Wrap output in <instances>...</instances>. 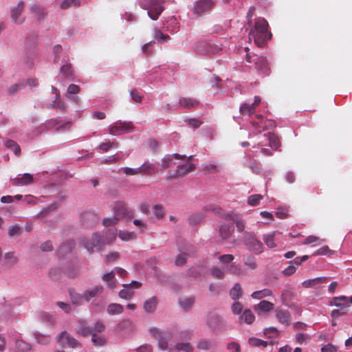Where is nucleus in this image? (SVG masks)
<instances>
[{"label": "nucleus", "mask_w": 352, "mask_h": 352, "mask_svg": "<svg viewBox=\"0 0 352 352\" xmlns=\"http://www.w3.org/2000/svg\"><path fill=\"white\" fill-rule=\"evenodd\" d=\"M268 23L264 18L256 19L254 28L250 32L249 38H253L258 47L264 46L272 36L268 31Z\"/></svg>", "instance_id": "f257e3e1"}, {"label": "nucleus", "mask_w": 352, "mask_h": 352, "mask_svg": "<svg viewBox=\"0 0 352 352\" xmlns=\"http://www.w3.org/2000/svg\"><path fill=\"white\" fill-rule=\"evenodd\" d=\"M163 3V0H142L140 6L148 10V15L151 19L157 20L164 10Z\"/></svg>", "instance_id": "f03ea898"}, {"label": "nucleus", "mask_w": 352, "mask_h": 352, "mask_svg": "<svg viewBox=\"0 0 352 352\" xmlns=\"http://www.w3.org/2000/svg\"><path fill=\"white\" fill-rule=\"evenodd\" d=\"M81 243L89 252H92L94 248L102 249L104 244L102 238L98 234H94L90 240L87 239H82Z\"/></svg>", "instance_id": "7ed1b4c3"}, {"label": "nucleus", "mask_w": 352, "mask_h": 352, "mask_svg": "<svg viewBox=\"0 0 352 352\" xmlns=\"http://www.w3.org/2000/svg\"><path fill=\"white\" fill-rule=\"evenodd\" d=\"M152 336L158 340V346L162 350L168 348V342L170 340V335L167 332L160 331L155 327L150 329Z\"/></svg>", "instance_id": "20e7f679"}, {"label": "nucleus", "mask_w": 352, "mask_h": 352, "mask_svg": "<svg viewBox=\"0 0 352 352\" xmlns=\"http://www.w3.org/2000/svg\"><path fill=\"white\" fill-rule=\"evenodd\" d=\"M205 208H209L210 210L213 211L215 214L219 216L223 217L226 219L234 220L235 221L236 227L239 232H243L245 229V223L241 219H236L232 217L230 214H224L222 209L216 205H209L205 207Z\"/></svg>", "instance_id": "39448f33"}, {"label": "nucleus", "mask_w": 352, "mask_h": 352, "mask_svg": "<svg viewBox=\"0 0 352 352\" xmlns=\"http://www.w3.org/2000/svg\"><path fill=\"white\" fill-rule=\"evenodd\" d=\"M114 214L116 219L120 220L122 218L131 219L134 217L133 211L127 208L124 203L119 202L114 207Z\"/></svg>", "instance_id": "423d86ee"}, {"label": "nucleus", "mask_w": 352, "mask_h": 352, "mask_svg": "<svg viewBox=\"0 0 352 352\" xmlns=\"http://www.w3.org/2000/svg\"><path fill=\"white\" fill-rule=\"evenodd\" d=\"M133 129V125L131 122H119L110 126L109 132L113 135H120L131 131Z\"/></svg>", "instance_id": "0eeeda50"}, {"label": "nucleus", "mask_w": 352, "mask_h": 352, "mask_svg": "<svg viewBox=\"0 0 352 352\" xmlns=\"http://www.w3.org/2000/svg\"><path fill=\"white\" fill-rule=\"evenodd\" d=\"M215 2L213 0H199L196 2L194 8V13L201 14L211 10L214 6Z\"/></svg>", "instance_id": "6e6552de"}, {"label": "nucleus", "mask_w": 352, "mask_h": 352, "mask_svg": "<svg viewBox=\"0 0 352 352\" xmlns=\"http://www.w3.org/2000/svg\"><path fill=\"white\" fill-rule=\"evenodd\" d=\"M246 237L245 243L249 249L254 251L256 254H260L263 252V244L258 241L255 235L253 234H248Z\"/></svg>", "instance_id": "1a4fd4ad"}, {"label": "nucleus", "mask_w": 352, "mask_h": 352, "mask_svg": "<svg viewBox=\"0 0 352 352\" xmlns=\"http://www.w3.org/2000/svg\"><path fill=\"white\" fill-rule=\"evenodd\" d=\"M123 287H126L120 291L119 296L121 298L125 300H130L133 296L134 295V291L130 288L129 286L131 285L135 288H140L142 285V283L138 281L133 280L130 284H123Z\"/></svg>", "instance_id": "9d476101"}, {"label": "nucleus", "mask_w": 352, "mask_h": 352, "mask_svg": "<svg viewBox=\"0 0 352 352\" xmlns=\"http://www.w3.org/2000/svg\"><path fill=\"white\" fill-rule=\"evenodd\" d=\"M58 342L63 347L67 346L75 348L80 345L78 342L75 338L70 337L66 331H63L60 334Z\"/></svg>", "instance_id": "9b49d317"}, {"label": "nucleus", "mask_w": 352, "mask_h": 352, "mask_svg": "<svg viewBox=\"0 0 352 352\" xmlns=\"http://www.w3.org/2000/svg\"><path fill=\"white\" fill-rule=\"evenodd\" d=\"M350 303L352 304V296L350 297V298L345 296H340L333 297L332 300L330 302L329 305H334L340 308L345 307L346 309H349Z\"/></svg>", "instance_id": "f8f14e48"}, {"label": "nucleus", "mask_w": 352, "mask_h": 352, "mask_svg": "<svg viewBox=\"0 0 352 352\" xmlns=\"http://www.w3.org/2000/svg\"><path fill=\"white\" fill-rule=\"evenodd\" d=\"M195 169V166L191 162H187L184 164L179 165L175 171V175L171 178L183 177L188 173L193 171Z\"/></svg>", "instance_id": "ddd939ff"}, {"label": "nucleus", "mask_w": 352, "mask_h": 352, "mask_svg": "<svg viewBox=\"0 0 352 352\" xmlns=\"http://www.w3.org/2000/svg\"><path fill=\"white\" fill-rule=\"evenodd\" d=\"M24 8V3L20 1L16 7L11 10V18L12 21L16 24H22L24 22V19H21L22 12Z\"/></svg>", "instance_id": "4468645a"}, {"label": "nucleus", "mask_w": 352, "mask_h": 352, "mask_svg": "<svg viewBox=\"0 0 352 352\" xmlns=\"http://www.w3.org/2000/svg\"><path fill=\"white\" fill-rule=\"evenodd\" d=\"M104 287L102 285H96L94 287L87 289L83 292L84 299L89 302L92 298H96L102 294Z\"/></svg>", "instance_id": "2eb2a0df"}, {"label": "nucleus", "mask_w": 352, "mask_h": 352, "mask_svg": "<svg viewBox=\"0 0 352 352\" xmlns=\"http://www.w3.org/2000/svg\"><path fill=\"white\" fill-rule=\"evenodd\" d=\"M186 157V155H180L178 153H175L173 155H167L164 156V157L162 160L161 168L165 169L170 166H171L174 163H173V159L176 160H184Z\"/></svg>", "instance_id": "dca6fc26"}, {"label": "nucleus", "mask_w": 352, "mask_h": 352, "mask_svg": "<svg viewBox=\"0 0 352 352\" xmlns=\"http://www.w3.org/2000/svg\"><path fill=\"white\" fill-rule=\"evenodd\" d=\"M138 175H153L157 171L153 164L148 162H144L141 166L138 168Z\"/></svg>", "instance_id": "f3484780"}, {"label": "nucleus", "mask_w": 352, "mask_h": 352, "mask_svg": "<svg viewBox=\"0 0 352 352\" xmlns=\"http://www.w3.org/2000/svg\"><path fill=\"white\" fill-rule=\"evenodd\" d=\"M328 280V278L322 276L318 277L313 279H309L303 281L302 283V285L305 288H313L316 287L317 285L325 283Z\"/></svg>", "instance_id": "a211bd4d"}, {"label": "nucleus", "mask_w": 352, "mask_h": 352, "mask_svg": "<svg viewBox=\"0 0 352 352\" xmlns=\"http://www.w3.org/2000/svg\"><path fill=\"white\" fill-rule=\"evenodd\" d=\"M276 317L277 320L282 324L288 325L291 322V315L287 310L276 309Z\"/></svg>", "instance_id": "6ab92c4d"}, {"label": "nucleus", "mask_w": 352, "mask_h": 352, "mask_svg": "<svg viewBox=\"0 0 352 352\" xmlns=\"http://www.w3.org/2000/svg\"><path fill=\"white\" fill-rule=\"evenodd\" d=\"M233 231L232 225L228 223L221 224L219 230V236L222 240H226L230 237Z\"/></svg>", "instance_id": "aec40b11"}, {"label": "nucleus", "mask_w": 352, "mask_h": 352, "mask_svg": "<svg viewBox=\"0 0 352 352\" xmlns=\"http://www.w3.org/2000/svg\"><path fill=\"white\" fill-rule=\"evenodd\" d=\"M179 103L182 108L188 109L195 108L199 104V102L197 100L185 97L181 98L179 100Z\"/></svg>", "instance_id": "412c9836"}, {"label": "nucleus", "mask_w": 352, "mask_h": 352, "mask_svg": "<svg viewBox=\"0 0 352 352\" xmlns=\"http://www.w3.org/2000/svg\"><path fill=\"white\" fill-rule=\"evenodd\" d=\"M34 182V177L32 175L29 173H25L21 177H16L12 180L13 185L16 186H23V185H28L32 184Z\"/></svg>", "instance_id": "4be33fe9"}, {"label": "nucleus", "mask_w": 352, "mask_h": 352, "mask_svg": "<svg viewBox=\"0 0 352 352\" xmlns=\"http://www.w3.org/2000/svg\"><path fill=\"white\" fill-rule=\"evenodd\" d=\"M80 91L79 86L72 84L67 88V92L66 96L68 99L74 101L76 104L79 103V98L78 96H74L72 95L76 94Z\"/></svg>", "instance_id": "5701e85b"}, {"label": "nucleus", "mask_w": 352, "mask_h": 352, "mask_svg": "<svg viewBox=\"0 0 352 352\" xmlns=\"http://www.w3.org/2000/svg\"><path fill=\"white\" fill-rule=\"evenodd\" d=\"M274 305L267 300H261L258 304L254 305V309L256 311H261L263 312H269L274 309Z\"/></svg>", "instance_id": "b1692460"}, {"label": "nucleus", "mask_w": 352, "mask_h": 352, "mask_svg": "<svg viewBox=\"0 0 352 352\" xmlns=\"http://www.w3.org/2000/svg\"><path fill=\"white\" fill-rule=\"evenodd\" d=\"M31 12L34 14V17L38 21L43 19L47 14L44 8L37 4H34L32 6Z\"/></svg>", "instance_id": "393cba45"}, {"label": "nucleus", "mask_w": 352, "mask_h": 352, "mask_svg": "<svg viewBox=\"0 0 352 352\" xmlns=\"http://www.w3.org/2000/svg\"><path fill=\"white\" fill-rule=\"evenodd\" d=\"M114 277L115 272L112 270L110 272L104 274L102 277V280L107 283L109 288L113 289L116 287V283L114 280Z\"/></svg>", "instance_id": "a878e982"}, {"label": "nucleus", "mask_w": 352, "mask_h": 352, "mask_svg": "<svg viewBox=\"0 0 352 352\" xmlns=\"http://www.w3.org/2000/svg\"><path fill=\"white\" fill-rule=\"evenodd\" d=\"M157 298L155 296L146 300L144 303V309L146 313H153L156 309Z\"/></svg>", "instance_id": "bb28decb"}, {"label": "nucleus", "mask_w": 352, "mask_h": 352, "mask_svg": "<svg viewBox=\"0 0 352 352\" xmlns=\"http://www.w3.org/2000/svg\"><path fill=\"white\" fill-rule=\"evenodd\" d=\"M255 63L256 67L258 70L265 72L267 69V61L264 56H256L253 59Z\"/></svg>", "instance_id": "cd10ccee"}, {"label": "nucleus", "mask_w": 352, "mask_h": 352, "mask_svg": "<svg viewBox=\"0 0 352 352\" xmlns=\"http://www.w3.org/2000/svg\"><path fill=\"white\" fill-rule=\"evenodd\" d=\"M267 136L270 146L274 150H278L281 144L279 138L274 133L270 132L267 133Z\"/></svg>", "instance_id": "c85d7f7f"}, {"label": "nucleus", "mask_w": 352, "mask_h": 352, "mask_svg": "<svg viewBox=\"0 0 352 352\" xmlns=\"http://www.w3.org/2000/svg\"><path fill=\"white\" fill-rule=\"evenodd\" d=\"M78 333L87 336L93 333V328L89 327L86 322L80 321L78 323Z\"/></svg>", "instance_id": "c756f323"}, {"label": "nucleus", "mask_w": 352, "mask_h": 352, "mask_svg": "<svg viewBox=\"0 0 352 352\" xmlns=\"http://www.w3.org/2000/svg\"><path fill=\"white\" fill-rule=\"evenodd\" d=\"M234 259L233 254H223L219 257V263L226 270V267L233 263Z\"/></svg>", "instance_id": "7c9ffc66"}, {"label": "nucleus", "mask_w": 352, "mask_h": 352, "mask_svg": "<svg viewBox=\"0 0 352 352\" xmlns=\"http://www.w3.org/2000/svg\"><path fill=\"white\" fill-rule=\"evenodd\" d=\"M124 307L120 304L111 303L107 307V312L111 315L120 314L123 312Z\"/></svg>", "instance_id": "2f4dec72"}, {"label": "nucleus", "mask_w": 352, "mask_h": 352, "mask_svg": "<svg viewBox=\"0 0 352 352\" xmlns=\"http://www.w3.org/2000/svg\"><path fill=\"white\" fill-rule=\"evenodd\" d=\"M243 291L239 283H236L230 291V296L233 300H237L242 296Z\"/></svg>", "instance_id": "473e14b6"}, {"label": "nucleus", "mask_w": 352, "mask_h": 352, "mask_svg": "<svg viewBox=\"0 0 352 352\" xmlns=\"http://www.w3.org/2000/svg\"><path fill=\"white\" fill-rule=\"evenodd\" d=\"M81 218L82 221L87 224L89 223V221H91V223H89L91 225L96 223L98 221V217L90 212H84L82 214Z\"/></svg>", "instance_id": "72a5a7b5"}, {"label": "nucleus", "mask_w": 352, "mask_h": 352, "mask_svg": "<svg viewBox=\"0 0 352 352\" xmlns=\"http://www.w3.org/2000/svg\"><path fill=\"white\" fill-rule=\"evenodd\" d=\"M272 294V292L269 289H264L259 291H256L253 292L251 295L252 298L254 299H262L263 298L270 296Z\"/></svg>", "instance_id": "f704fd0d"}, {"label": "nucleus", "mask_w": 352, "mask_h": 352, "mask_svg": "<svg viewBox=\"0 0 352 352\" xmlns=\"http://www.w3.org/2000/svg\"><path fill=\"white\" fill-rule=\"evenodd\" d=\"M239 318L247 324H251L254 321L255 316L250 309H245Z\"/></svg>", "instance_id": "c9c22d12"}, {"label": "nucleus", "mask_w": 352, "mask_h": 352, "mask_svg": "<svg viewBox=\"0 0 352 352\" xmlns=\"http://www.w3.org/2000/svg\"><path fill=\"white\" fill-rule=\"evenodd\" d=\"M6 146L12 151L16 155L19 156L21 154L20 146L15 141L8 140L6 142Z\"/></svg>", "instance_id": "e433bc0d"}, {"label": "nucleus", "mask_w": 352, "mask_h": 352, "mask_svg": "<svg viewBox=\"0 0 352 352\" xmlns=\"http://www.w3.org/2000/svg\"><path fill=\"white\" fill-rule=\"evenodd\" d=\"M276 234V232L274 231L269 234H265L263 236V241L266 245L270 248H273L276 247V243H274V237Z\"/></svg>", "instance_id": "4c0bfd02"}, {"label": "nucleus", "mask_w": 352, "mask_h": 352, "mask_svg": "<svg viewBox=\"0 0 352 352\" xmlns=\"http://www.w3.org/2000/svg\"><path fill=\"white\" fill-rule=\"evenodd\" d=\"M75 245V242L73 240H69L60 245L59 248V253L64 255L67 252H69Z\"/></svg>", "instance_id": "58836bf2"}, {"label": "nucleus", "mask_w": 352, "mask_h": 352, "mask_svg": "<svg viewBox=\"0 0 352 352\" xmlns=\"http://www.w3.org/2000/svg\"><path fill=\"white\" fill-rule=\"evenodd\" d=\"M226 271L230 274L238 276L241 275L243 273L241 267L234 262L226 267Z\"/></svg>", "instance_id": "ea45409f"}, {"label": "nucleus", "mask_w": 352, "mask_h": 352, "mask_svg": "<svg viewBox=\"0 0 352 352\" xmlns=\"http://www.w3.org/2000/svg\"><path fill=\"white\" fill-rule=\"evenodd\" d=\"M240 113L243 116L249 115L251 116L254 113L255 109L251 104L243 103L239 109Z\"/></svg>", "instance_id": "a19ab883"}, {"label": "nucleus", "mask_w": 352, "mask_h": 352, "mask_svg": "<svg viewBox=\"0 0 352 352\" xmlns=\"http://www.w3.org/2000/svg\"><path fill=\"white\" fill-rule=\"evenodd\" d=\"M118 236L121 240L128 241L135 239L136 238V234L133 232L120 231L118 233Z\"/></svg>", "instance_id": "79ce46f5"}, {"label": "nucleus", "mask_w": 352, "mask_h": 352, "mask_svg": "<svg viewBox=\"0 0 352 352\" xmlns=\"http://www.w3.org/2000/svg\"><path fill=\"white\" fill-rule=\"evenodd\" d=\"M118 147V143L116 142H105L102 143L99 148L103 152H107L111 148H116Z\"/></svg>", "instance_id": "37998d69"}, {"label": "nucleus", "mask_w": 352, "mask_h": 352, "mask_svg": "<svg viewBox=\"0 0 352 352\" xmlns=\"http://www.w3.org/2000/svg\"><path fill=\"white\" fill-rule=\"evenodd\" d=\"M349 309L345 307L333 309L331 313V316L333 320H336L340 316H343L347 314Z\"/></svg>", "instance_id": "c03bdc74"}, {"label": "nucleus", "mask_w": 352, "mask_h": 352, "mask_svg": "<svg viewBox=\"0 0 352 352\" xmlns=\"http://www.w3.org/2000/svg\"><path fill=\"white\" fill-rule=\"evenodd\" d=\"M324 240L320 239L319 237L316 236H307L305 241H303V245H309L311 243H315V245H320L322 244Z\"/></svg>", "instance_id": "a18cd8bd"}, {"label": "nucleus", "mask_w": 352, "mask_h": 352, "mask_svg": "<svg viewBox=\"0 0 352 352\" xmlns=\"http://www.w3.org/2000/svg\"><path fill=\"white\" fill-rule=\"evenodd\" d=\"M263 199V195L255 194L250 195L248 199V204L252 206H256L259 204L260 201Z\"/></svg>", "instance_id": "49530a36"}, {"label": "nucleus", "mask_w": 352, "mask_h": 352, "mask_svg": "<svg viewBox=\"0 0 352 352\" xmlns=\"http://www.w3.org/2000/svg\"><path fill=\"white\" fill-rule=\"evenodd\" d=\"M4 258L9 265H13L18 261L17 256L13 252H9L5 254Z\"/></svg>", "instance_id": "de8ad7c7"}, {"label": "nucleus", "mask_w": 352, "mask_h": 352, "mask_svg": "<svg viewBox=\"0 0 352 352\" xmlns=\"http://www.w3.org/2000/svg\"><path fill=\"white\" fill-rule=\"evenodd\" d=\"M175 347L178 351H183L184 352H193L192 346L188 342L177 343L175 344Z\"/></svg>", "instance_id": "09e8293b"}, {"label": "nucleus", "mask_w": 352, "mask_h": 352, "mask_svg": "<svg viewBox=\"0 0 352 352\" xmlns=\"http://www.w3.org/2000/svg\"><path fill=\"white\" fill-rule=\"evenodd\" d=\"M264 334L268 338H277L279 335V331L276 327H270L265 329Z\"/></svg>", "instance_id": "8fccbe9b"}, {"label": "nucleus", "mask_w": 352, "mask_h": 352, "mask_svg": "<svg viewBox=\"0 0 352 352\" xmlns=\"http://www.w3.org/2000/svg\"><path fill=\"white\" fill-rule=\"evenodd\" d=\"M69 294H70L72 302L74 305H78V304L81 303L82 299H84L83 294L82 295H80L74 292L69 291Z\"/></svg>", "instance_id": "3c124183"}, {"label": "nucleus", "mask_w": 352, "mask_h": 352, "mask_svg": "<svg viewBox=\"0 0 352 352\" xmlns=\"http://www.w3.org/2000/svg\"><path fill=\"white\" fill-rule=\"evenodd\" d=\"M222 321L219 317L213 316L208 320V324L214 330H217L219 328V324H221Z\"/></svg>", "instance_id": "603ef678"}, {"label": "nucleus", "mask_w": 352, "mask_h": 352, "mask_svg": "<svg viewBox=\"0 0 352 352\" xmlns=\"http://www.w3.org/2000/svg\"><path fill=\"white\" fill-rule=\"evenodd\" d=\"M72 6H80L79 0H64L60 5V8L62 9H67Z\"/></svg>", "instance_id": "864d4df0"}, {"label": "nucleus", "mask_w": 352, "mask_h": 352, "mask_svg": "<svg viewBox=\"0 0 352 352\" xmlns=\"http://www.w3.org/2000/svg\"><path fill=\"white\" fill-rule=\"evenodd\" d=\"M197 346L199 349L207 350L212 346V342L210 340H201L198 342Z\"/></svg>", "instance_id": "5fc2aeb1"}, {"label": "nucleus", "mask_w": 352, "mask_h": 352, "mask_svg": "<svg viewBox=\"0 0 352 352\" xmlns=\"http://www.w3.org/2000/svg\"><path fill=\"white\" fill-rule=\"evenodd\" d=\"M204 219V215L201 213H197L191 215L189 218V223L190 224H197L200 223Z\"/></svg>", "instance_id": "6e6d98bb"}, {"label": "nucleus", "mask_w": 352, "mask_h": 352, "mask_svg": "<svg viewBox=\"0 0 352 352\" xmlns=\"http://www.w3.org/2000/svg\"><path fill=\"white\" fill-rule=\"evenodd\" d=\"M217 165L214 164H202V170L208 173H214L217 172Z\"/></svg>", "instance_id": "4d7b16f0"}, {"label": "nucleus", "mask_w": 352, "mask_h": 352, "mask_svg": "<svg viewBox=\"0 0 352 352\" xmlns=\"http://www.w3.org/2000/svg\"><path fill=\"white\" fill-rule=\"evenodd\" d=\"M194 302L193 298H186L180 301V305L184 309H188L193 305Z\"/></svg>", "instance_id": "13d9d810"}, {"label": "nucleus", "mask_w": 352, "mask_h": 352, "mask_svg": "<svg viewBox=\"0 0 352 352\" xmlns=\"http://www.w3.org/2000/svg\"><path fill=\"white\" fill-rule=\"evenodd\" d=\"M163 206L161 205H155L153 206V212L157 219L163 218L164 215Z\"/></svg>", "instance_id": "bf43d9fd"}, {"label": "nucleus", "mask_w": 352, "mask_h": 352, "mask_svg": "<svg viewBox=\"0 0 352 352\" xmlns=\"http://www.w3.org/2000/svg\"><path fill=\"white\" fill-rule=\"evenodd\" d=\"M276 127V123L273 120H266L263 123V129L259 130V133L263 131H265L267 129H274Z\"/></svg>", "instance_id": "052dcab7"}, {"label": "nucleus", "mask_w": 352, "mask_h": 352, "mask_svg": "<svg viewBox=\"0 0 352 352\" xmlns=\"http://www.w3.org/2000/svg\"><path fill=\"white\" fill-rule=\"evenodd\" d=\"M92 342L96 346H102L104 344V339L102 337L97 336L95 333L91 334Z\"/></svg>", "instance_id": "680f3d73"}, {"label": "nucleus", "mask_w": 352, "mask_h": 352, "mask_svg": "<svg viewBox=\"0 0 352 352\" xmlns=\"http://www.w3.org/2000/svg\"><path fill=\"white\" fill-rule=\"evenodd\" d=\"M186 258L187 254L185 253H181L176 257L175 263L177 265H182L186 263Z\"/></svg>", "instance_id": "e2e57ef3"}, {"label": "nucleus", "mask_w": 352, "mask_h": 352, "mask_svg": "<svg viewBox=\"0 0 352 352\" xmlns=\"http://www.w3.org/2000/svg\"><path fill=\"white\" fill-rule=\"evenodd\" d=\"M155 38L158 41H166L170 37L168 34H164L159 30H155Z\"/></svg>", "instance_id": "0e129e2a"}, {"label": "nucleus", "mask_w": 352, "mask_h": 352, "mask_svg": "<svg viewBox=\"0 0 352 352\" xmlns=\"http://www.w3.org/2000/svg\"><path fill=\"white\" fill-rule=\"evenodd\" d=\"M132 99L136 102H140L143 96L136 90L132 89L130 92Z\"/></svg>", "instance_id": "69168bd1"}, {"label": "nucleus", "mask_w": 352, "mask_h": 352, "mask_svg": "<svg viewBox=\"0 0 352 352\" xmlns=\"http://www.w3.org/2000/svg\"><path fill=\"white\" fill-rule=\"evenodd\" d=\"M211 273L213 276L217 278H223L224 276V272L220 268L214 267L211 270Z\"/></svg>", "instance_id": "338daca9"}, {"label": "nucleus", "mask_w": 352, "mask_h": 352, "mask_svg": "<svg viewBox=\"0 0 352 352\" xmlns=\"http://www.w3.org/2000/svg\"><path fill=\"white\" fill-rule=\"evenodd\" d=\"M337 347L331 344H327L321 349V352H336Z\"/></svg>", "instance_id": "774afa93"}]
</instances>
